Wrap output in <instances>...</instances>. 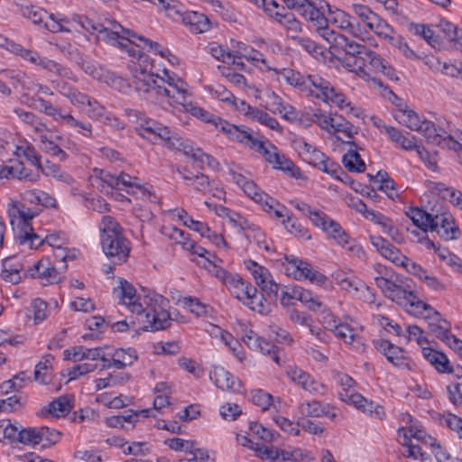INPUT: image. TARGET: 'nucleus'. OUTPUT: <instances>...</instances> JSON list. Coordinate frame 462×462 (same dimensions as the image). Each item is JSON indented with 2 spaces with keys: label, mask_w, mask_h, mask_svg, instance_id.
<instances>
[{
  "label": "nucleus",
  "mask_w": 462,
  "mask_h": 462,
  "mask_svg": "<svg viewBox=\"0 0 462 462\" xmlns=\"http://www.w3.org/2000/svg\"><path fill=\"white\" fill-rule=\"evenodd\" d=\"M113 293L131 312L137 314L143 330H163L171 325L172 319L166 310L169 300L162 295L153 294L148 299L144 309L138 301L135 288L125 279L119 280V285L114 288Z\"/></svg>",
  "instance_id": "1"
},
{
  "label": "nucleus",
  "mask_w": 462,
  "mask_h": 462,
  "mask_svg": "<svg viewBox=\"0 0 462 462\" xmlns=\"http://www.w3.org/2000/svg\"><path fill=\"white\" fill-rule=\"evenodd\" d=\"M273 70L279 79H283L286 83L307 95L315 96L327 103L331 102L340 109L350 106V103L346 101V97L342 92L319 75L305 77L290 68L273 69Z\"/></svg>",
  "instance_id": "2"
},
{
  "label": "nucleus",
  "mask_w": 462,
  "mask_h": 462,
  "mask_svg": "<svg viewBox=\"0 0 462 462\" xmlns=\"http://www.w3.org/2000/svg\"><path fill=\"white\" fill-rule=\"evenodd\" d=\"M99 229L104 254L115 264L125 262L131 251V243L124 236L120 224L114 217L105 215L101 218Z\"/></svg>",
  "instance_id": "3"
},
{
  "label": "nucleus",
  "mask_w": 462,
  "mask_h": 462,
  "mask_svg": "<svg viewBox=\"0 0 462 462\" xmlns=\"http://www.w3.org/2000/svg\"><path fill=\"white\" fill-rule=\"evenodd\" d=\"M69 23L74 29L77 30V26H79L90 33H97L99 41L110 43L113 46H117L121 50H127L128 47V44L122 42V40H131V36H135L134 32L124 28L116 22L111 23L112 27L108 28L86 16L75 14L72 16Z\"/></svg>",
  "instance_id": "4"
},
{
  "label": "nucleus",
  "mask_w": 462,
  "mask_h": 462,
  "mask_svg": "<svg viewBox=\"0 0 462 462\" xmlns=\"http://www.w3.org/2000/svg\"><path fill=\"white\" fill-rule=\"evenodd\" d=\"M10 223L14 230L15 243L28 249H38L40 236L33 232L31 220L34 217L32 210L23 204H14L9 208Z\"/></svg>",
  "instance_id": "5"
},
{
  "label": "nucleus",
  "mask_w": 462,
  "mask_h": 462,
  "mask_svg": "<svg viewBox=\"0 0 462 462\" xmlns=\"http://www.w3.org/2000/svg\"><path fill=\"white\" fill-rule=\"evenodd\" d=\"M377 272L381 276L374 278L375 284L387 298L396 301L398 304H403L405 306L409 304L411 308L419 309L422 307L424 310L430 308L429 304L420 300L413 292L406 291L402 286L389 280L387 276L390 272L387 268L379 265Z\"/></svg>",
  "instance_id": "6"
},
{
  "label": "nucleus",
  "mask_w": 462,
  "mask_h": 462,
  "mask_svg": "<svg viewBox=\"0 0 462 462\" xmlns=\"http://www.w3.org/2000/svg\"><path fill=\"white\" fill-rule=\"evenodd\" d=\"M35 107L51 116L57 123L70 129H77L85 137L92 136V125L76 119L70 113L61 107L53 106L51 102L38 98L35 100Z\"/></svg>",
  "instance_id": "7"
},
{
  "label": "nucleus",
  "mask_w": 462,
  "mask_h": 462,
  "mask_svg": "<svg viewBox=\"0 0 462 462\" xmlns=\"http://www.w3.org/2000/svg\"><path fill=\"white\" fill-rule=\"evenodd\" d=\"M160 82L164 83V79L148 72L140 66L135 69L133 84L139 93L145 94V98L152 103H155V98H160V96H169L171 94V97H174V88L164 89L160 87ZM176 94L178 93L176 92Z\"/></svg>",
  "instance_id": "8"
},
{
  "label": "nucleus",
  "mask_w": 462,
  "mask_h": 462,
  "mask_svg": "<svg viewBox=\"0 0 462 462\" xmlns=\"http://www.w3.org/2000/svg\"><path fill=\"white\" fill-rule=\"evenodd\" d=\"M254 150L259 152L274 169L282 171L294 178L300 176V168L295 166L284 154L281 153L278 148L270 141L258 140Z\"/></svg>",
  "instance_id": "9"
},
{
  "label": "nucleus",
  "mask_w": 462,
  "mask_h": 462,
  "mask_svg": "<svg viewBox=\"0 0 462 462\" xmlns=\"http://www.w3.org/2000/svg\"><path fill=\"white\" fill-rule=\"evenodd\" d=\"M284 260L287 265L284 267L285 273L296 280H309L311 283L324 285L328 278L314 269L311 264L294 255H285Z\"/></svg>",
  "instance_id": "10"
},
{
  "label": "nucleus",
  "mask_w": 462,
  "mask_h": 462,
  "mask_svg": "<svg viewBox=\"0 0 462 462\" xmlns=\"http://www.w3.org/2000/svg\"><path fill=\"white\" fill-rule=\"evenodd\" d=\"M346 52V57L344 60V65L351 71H363L365 67V57L369 51L365 45L356 43L345 35L338 38L337 47Z\"/></svg>",
  "instance_id": "11"
},
{
  "label": "nucleus",
  "mask_w": 462,
  "mask_h": 462,
  "mask_svg": "<svg viewBox=\"0 0 462 462\" xmlns=\"http://www.w3.org/2000/svg\"><path fill=\"white\" fill-rule=\"evenodd\" d=\"M374 346L394 366L400 369H413L414 363L407 356V353L403 348L385 339L374 340Z\"/></svg>",
  "instance_id": "12"
},
{
  "label": "nucleus",
  "mask_w": 462,
  "mask_h": 462,
  "mask_svg": "<svg viewBox=\"0 0 462 462\" xmlns=\"http://www.w3.org/2000/svg\"><path fill=\"white\" fill-rule=\"evenodd\" d=\"M228 172L232 176L233 181L243 189L246 196L261 205L267 206L269 208H273V203L275 202V199L262 191L254 181L248 180L245 176L233 169H230Z\"/></svg>",
  "instance_id": "13"
},
{
  "label": "nucleus",
  "mask_w": 462,
  "mask_h": 462,
  "mask_svg": "<svg viewBox=\"0 0 462 462\" xmlns=\"http://www.w3.org/2000/svg\"><path fill=\"white\" fill-rule=\"evenodd\" d=\"M165 74L167 79H164V83L160 82V87L167 90L174 88L178 94L174 93V97H171V94L169 96H160V98H155V103L162 106L164 104L185 106L188 97L187 84L175 76H170L167 72Z\"/></svg>",
  "instance_id": "14"
},
{
  "label": "nucleus",
  "mask_w": 462,
  "mask_h": 462,
  "mask_svg": "<svg viewBox=\"0 0 462 462\" xmlns=\"http://www.w3.org/2000/svg\"><path fill=\"white\" fill-rule=\"evenodd\" d=\"M273 435H236L238 444L247 447L259 454L262 458L275 460L277 451L263 443V440L271 441Z\"/></svg>",
  "instance_id": "15"
},
{
  "label": "nucleus",
  "mask_w": 462,
  "mask_h": 462,
  "mask_svg": "<svg viewBox=\"0 0 462 462\" xmlns=\"http://www.w3.org/2000/svg\"><path fill=\"white\" fill-rule=\"evenodd\" d=\"M32 278H37L43 285L58 283L61 280L60 273L49 258H42L27 270Z\"/></svg>",
  "instance_id": "16"
},
{
  "label": "nucleus",
  "mask_w": 462,
  "mask_h": 462,
  "mask_svg": "<svg viewBox=\"0 0 462 462\" xmlns=\"http://www.w3.org/2000/svg\"><path fill=\"white\" fill-rule=\"evenodd\" d=\"M430 231H436L445 240L456 239L459 234L454 217L448 211L434 214Z\"/></svg>",
  "instance_id": "17"
},
{
  "label": "nucleus",
  "mask_w": 462,
  "mask_h": 462,
  "mask_svg": "<svg viewBox=\"0 0 462 462\" xmlns=\"http://www.w3.org/2000/svg\"><path fill=\"white\" fill-rule=\"evenodd\" d=\"M419 133L423 134L430 143L443 147H454L457 145L450 134L441 127H437L429 120H422V126H420Z\"/></svg>",
  "instance_id": "18"
},
{
  "label": "nucleus",
  "mask_w": 462,
  "mask_h": 462,
  "mask_svg": "<svg viewBox=\"0 0 462 462\" xmlns=\"http://www.w3.org/2000/svg\"><path fill=\"white\" fill-rule=\"evenodd\" d=\"M60 437V435H3L0 442L7 439L13 447H16L18 443L32 447L42 444V448H46L58 443Z\"/></svg>",
  "instance_id": "19"
},
{
  "label": "nucleus",
  "mask_w": 462,
  "mask_h": 462,
  "mask_svg": "<svg viewBox=\"0 0 462 462\" xmlns=\"http://www.w3.org/2000/svg\"><path fill=\"white\" fill-rule=\"evenodd\" d=\"M244 342L249 348L259 351L263 355L269 356L277 365H281L279 351L280 349L271 342L258 336L254 331L248 330L243 337Z\"/></svg>",
  "instance_id": "20"
},
{
  "label": "nucleus",
  "mask_w": 462,
  "mask_h": 462,
  "mask_svg": "<svg viewBox=\"0 0 462 462\" xmlns=\"http://www.w3.org/2000/svg\"><path fill=\"white\" fill-rule=\"evenodd\" d=\"M220 273L221 274L217 273V275L221 277L231 293L238 300H242L245 297L255 296L256 288L251 283L245 282L240 276L228 273L225 270H221Z\"/></svg>",
  "instance_id": "21"
},
{
  "label": "nucleus",
  "mask_w": 462,
  "mask_h": 462,
  "mask_svg": "<svg viewBox=\"0 0 462 462\" xmlns=\"http://www.w3.org/2000/svg\"><path fill=\"white\" fill-rule=\"evenodd\" d=\"M381 131L387 134L390 139L396 144L400 145L403 150H416L420 159H425V156H429V152L426 149L416 144L415 136L409 138L400 130L386 125L382 126Z\"/></svg>",
  "instance_id": "22"
},
{
  "label": "nucleus",
  "mask_w": 462,
  "mask_h": 462,
  "mask_svg": "<svg viewBox=\"0 0 462 462\" xmlns=\"http://www.w3.org/2000/svg\"><path fill=\"white\" fill-rule=\"evenodd\" d=\"M139 125L140 126L136 128V131L140 136L149 139L151 138V135H153L154 138L158 137L162 139L164 143L169 140L172 134V131L168 126H164L162 124L145 116L141 117Z\"/></svg>",
  "instance_id": "23"
},
{
  "label": "nucleus",
  "mask_w": 462,
  "mask_h": 462,
  "mask_svg": "<svg viewBox=\"0 0 462 462\" xmlns=\"http://www.w3.org/2000/svg\"><path fill=\"white\" fill-rule=\"evenodd\" d=\"M413 309L419 314H421L422 310L429 311V314L426 316V318L431 319L433 320V322L429 323L428 328L430 333L443 342H446L450 335L449 326L445 319H441L440 314L430 306L427 310H424L422 307H420L419 309Z\"/></svg>",
  "instance_id": "24"
},
{
  "label": "nucleus",
  "mask_w": 462,
  "mask_h": 462,
  "mask_svg": "<svg viewBox=\"0 0 462 462\" xmlns=\"http://www.w3.org/2000/svg\"><path fill=\"white\" fill-rule=\"evenodd\" d=\"M222 126L219 129L223 132L230 140L237 141L238 143L245 145L250 149H254L259 139L254 137L252 134L246 129L230 124L226 121L221 123Z\"/></svg>",
  "instance_id": "25"
},
{
  "label": "nucleus",
  "mask_w": 462,
  "mask_h": 462,
  "mask_svg": "<svg viewBox=\"0 0 462 462\" xmlns=\"http://www.w3.org/2000/svg\"><path fill=\"white\" fill-rule=\"evenodd\" d=\"M370 241L383 257L397 265L403 264L406 256L387 240L381 236H372Z\"/></svg>",
  "instance_id": "26"
},
{
  "label": "nucleus",
  "mask_w": 462,
  "mask_h": 462,
  "mask_svg": "<svg viewBox=\"0 0 462 462\" xmlns=\"http://www.w3.org/2000/svg\"><path fill=\"white\" fill-rule=\"evenodd\" d=\"M130 413L127 415H115L106 418V424L112 428L123 429L126 431L132 430L134 424L138 421L139 417L148 418L151 410H140L133 411H128Z\"/></svg>",
  "instance_id": "27"
},
{
  "label": "nucleus",
  "mask_w": 462,
  "mask_h": 462,
  "mask_svg": "<svg viewBox=\"0 0 462 462\" xmlns=\"http://www.w3.org/2000/svg\"><path fill=\"white\" fill-rule=\"evenodd\" d=\"M316 226L321 228L328 237L334 239L338 245L345 246L349 244L348 235L337 222L328 215L324 214L322 220Z\"/></svg>",
  "instance_id": "28"
},
{
  "label": "nucleus",
  "mask_w": 462,
  "mask_h": 462,
  "mask_svg": "<svg viewBox=\"0 0 462 462\" xmlns=\"http://www.w3.org/2000/svg\"><path fill=\"white\" fill-rule=\"evenodd\" d=\"M177 171L185 181V184L193 188L194 190L202 194H206L210 190L211 181L208 176L201 172L193 174L186 168H178Z\"/></svg>",
  "instance_id": "29"
},
{
  "label": "nucleus",
  "mask_w": 462,
  "mask_h": 462,
  "mask_svg": "<svg viewBox=\"0 0 462 462\" xmlns=\"http://www.w3.org/2000/svg\"><path fill=\"white\" fill-rule=\"evenodd\" d=\"M164 145L169 149L182 151L185 155L191 157L195 162H203V151L185 143L175 132H172L171 136H170Z\"/></svg>",
  "instance_id": "30"
},
{
  "label": "nucleus",
  "mask_w": 462,
  "mask_h": 462,
  "mask_svg": "<svg viewBox=\"0 0 462 462\" xmlns=\"http://www.w3.org/2000/svg\"><path fill=\"white\" fill-rule=\"evenodd\" d=\"M180 19L194 33H202L210 29L209 19L203 14L195 11H184Z\"/></svg>",
  "instance_id": "31"
},
{
  "label": "nucleus",
  "mask_w": 462,
  "mask_h": 462,
  "mask_svg": "<svg viewBox=\"0 0 462 462\" xmlns=\"http://www.w3.org/2000/svg\"><path fill=\"white\" fill-rule=\"evenodd\" d=\"M209 378L222 391L235 390L236 383L240 384L236 376L221 366H215L209 374Z\"/></svg>",
  "instance_id": "32"
},
{
  "label": "nucleus",
  "mask_w": 462,
  "mask_h": 462,
  "mask_svg": "<svg viewBox=\"0 0 462 462\" xmlns=\"http://www.w3.org/2000/svg\"><path fill=\"white\" fill-rule=\"evenodd\" d=\"M292 293L295 300H300L311 311H325L326 306L317 295L300 286L292 287Z\"/></svg>",
  "instance_id": "33"
},
{
  "label": "nucleus",
  "mask_w": 462,
  "mask_h": 462,
  "mask_svg": "<svg viewBox=\"0 0 462 462\" xmlns=\"http://www.w3.org/2000/svg\"><path fill=\"white\" fill-rule=\"evenodd\" d=\"M300 14L310 22L315 28H320L328 20L325 16L324 5L322 2H319L318 5L316 2L309 1Z\"/></svg>",
  "instance_id": "34"
},
{
  "label": "nucleus",
  "mask_w": 462,
  "mask_h": 462,
  "mask_svg": "<svg viewBox=\"0 0 462 462\" xmlns=\"http://www.w3.org/2000/svg\"><path fill=\"white\" fill-rule=\"evenodd\" d=\"M131 40H122V42H125L130 46V44H134L136 46H141V43H138L137 41L143 43V48H147L148 51H152L154 53L159 54L162 58H167L168 56H171V52L167 49H162L161 45L156 42H152L149 39H146L143 36H139L135 33V36H131ZM125 51H127L130 56L135 55V50L133 48L127 47V50H124Z\"/></svg>",
  "instance_id": "35"
},
{
  "label": "nucleus",
  "mask_w": 462,
  "mask_h": 462,
  "mask_svg": "<svg viewBox=\"0 0 462 462\" xmlns=\"http://www.w3.org/2000/svg\"><path fill=\"white\" fill-rule=\"evenodd\" d=\"M400 437L398 442L403 447L402 454L404 457L413 459H426L425 454L421 451L420 445L412 442V439H415L418 442L420 441V435H400Z\"/></svg>",
  "instance_id": "36"
},
{
  "label": "nucleus",
  "mask_w": 462,
  "mask_h": 462,
  "mask_svg": "<svg viewBox=\"0 0 462 462\" xmlns=\"http://www.w3.org/2000/svg\"><path fill=\"white\" fill-rule=\"evenodd\" d=\"M45 430L46 433H60V430H52L50 431L49 427H41L40 429L37 427H29L23 428L17 421L11 422L10 420H0V432L3 433H26V434H34V433H43Z\"/></svg>",
  "instance_id": "37"
},
{
  "label": "nucleus",
  "mask_w": 462,
  "mask_h": 462,
  "mask_svg": "<svg viewBox=\"0 0 462 462\" xmlns=\"http://www.w3.org/2000/svg\"><path fill=\"white\" fill-rule=\"evenodd\" d=\"M352 402L356 408L362 411L363 412H366L370 414L372 417L375 419L382 420L384 416V410L383 406L374 403L372 401H368L361 394L359 395H351Z\"/></svg>",
  "instance_id": "38"
},
{
  "label": "nucleus",
  "mask_w": 462,
  "mask_h": 462,
  "mask_svg": "<svg viewBox=\"0 0 462 462\" xmlns=\"http://www.w3.org/2000/svg\"><path fill=\"white\" fill-rule=\"evenodd\" d=\"M346 143L354 146L355 149L349 150L342 158V163L345 168L352 172H364L365 171V163L357 152L356 144L352 141H346Z\"/></svg>",
  "instance_id": "39"
},
{
  "label": "nucleus",
  "mask_w": 462,
  "mask_h": 462,
  "mask_svg": "<svg viewBox=\"0 0 462 462\" xmlns=\"http://www.w3.org/2000/svg\"><path fill=\"white\" fill-rule=\"evenodd\" d=\"M406 215L412 223L419 227L424 234L431 227L434 214L428 213L419 208H409Z\"/></svg>",
  "instance_id": "40"
},
{
  "label": "nucleus",
  "mask_w": 462,
  "mask_h": 462,
  "mask_svg": "<svg viewBox=\"0 0 462 462\" xmlns=\"http://www.w3.org/2000/svg\"><path fill=\"white\" fill-rule=\"evenodd\" d=\"M138 359L137 352L134 348H117L112 354L113 367L124 369L131 365Z\"/></svg>",
  "instance_id": "41"
},
{
  "label": "nucleus",
  "mask_w": 462,
  "mask_h": 462,
  "mask_svg": "<svg viewBox=\"0 0 462 462\" xmlns=\"http://www.w3.org/2000/svg\"><path fill=\"white\" fill-rule=\"evenodd\" d=\"M23 199L31 204L42 205L46 208H56L57 201L49 193L39 189H28L22 194Z\"/></svg>",
  "instance_id": "42"
},
{
  "label": "nucleus",
  "mask_w": 462,
  "mask_h": 462,
  "mask_svg": "<svg viewBox=\"0 0 462 462\" xmlns=\"http://www.w3.org/2000/svg\"><path fill=\"white\" fill-rule=\"evenodd\" d=\"M337 382L342 387V391L339 392V399L346 403L352 402L351 395H359L360 393L355 391L356 382L349 375L345 374H337L336 376Z\"/></svg>",
  "instance_id": "43"
},
{
  "label": "nucleus",
  "mask_w": 462,
  "mask_h": 462,
  "mask_svg": "<svg viewBox=\"0 0 462 462\" xmlns=\"http://www.w3.org/2000/svg\"><path fill=\"white\" fill-rule=\"evenodd\" d=\"M274 450L277 451V457H275V460L281 458L282 461L300 462L303 460L314 459V456L311 454V452L299 448H295L291 450L278 448H274Z\"/></svg>",
  "instance_id": "44"
},
{
  "label": "nucleus",
  "mask_w": 462,
  "mask_h": 462,
  "mask_svg": "<svg viewBox=\"0 0 462 462\" xmlns=\"http://www.w3.org/2000/svg\"><path fill=\"white\" fill-rule=\"evenodd\" d=\"M153 5L163 10L173 20L181 18L184 12L183 5L177 0H150Z\"/></svg>",
  "instance_id": "45"
},
{
  "label": "nucleus",
  "mask_w": 462,
  "mask_h": 462,
  "mask_svg": "<svg viewBox=\"0 0 462 462\" xmlns=\"http://www.w3.org/2000/svg\"><path fill=\"white\" fill-rule=\"evenodd\" d=\"M409 31L415 35L422 37L433 48L439 47L440 42L434 32L425 24L411 23L408 26Z\"/></svg>",
  "instance_id": "46"
},
{
  "label": "nucleus",
  "mask_w": 462,
  "mask_h": 462,
  "mask_svg": "<svg viewBox=\"0 0 462 462\" xmlns=\"http://www.w3.org/2000/svg\"><path fill=\"white\" fill-rule=\"evenodd\" d=\"M72 408L70 400L67 396H60L52 401L44 408L43 412H47L55 417H62L68 414Z\"/></svg>",
  "instance_id": "47"
},
{
  "label": "nucleus",
  "mask_w": 462,
  "mask_h": 462,
  "mask_svg": "<svg viewBox=\"0 0 462 462\" xmlns=\"http://www.w3.org/2000/svg\"><path fill=\"white\" fill-rule=\"evenodd\" d=\"M278 23L286 29L288 36L292 40L297 39L299 33L302 31L300 22L292 13H284L278 20Z\"/></svg>",
  "instance_id": "48"
},
{
  "label": "nucleus",
  "mask_w": 462,
  "mask_h": 462,
  "mask_svg": "<svg viewBox=\"0 0 462 462\" xmlns=\"http://www.w3.org/2000/svg\"><path fill=\"white\" fill-rule=\"evenodd\" d=\"M388 42L393 47L398 49L401 53L409 60H419L422 59L421 55L413 51L409 46L405 39L400 34L395 33L392 38H390Z\"/></svg>",
  "instance_id": "49"
},
{
  "label": "nucleus",
  "mask_w": 462,
  "mask_h": 462,
  "mask_svg": "<svg viewBox=\"0 0 462 462\" xmlns=\"http://www.w3.org/2000/svg\"><path fill=\"white\" fill-rule=\"evenodd\" d=\"M0 47L9 51L12 53L21 56L24 60H34V53L32 50L25 49L19 43H16L8 38L0 34Z\"/></svg>",
  "instance_id": "50"
},
{
  "label": "nucleus",
  "mask_w": 462,
  "mask_h": 462,
  "mask_svg": "<svg viewBox=\"0 0 462 462\" xmlns=\"http://www.w3.org/2000/svg\"><path fill=\"white\" fill-rule=\"evenodd\" d=\"M352 10L360 22L371 31L379 15L374 13L368 6L363 5H353Z\"/></svg>",
  "instance_id": "51"
},
{
  "label": "nucleus",
  "mask_w": 462,
  "mask_h": 462,
  "mask_svg": "<svg viewBox=\"0 0 462 462\" xmlns=\"http://www.w3.org/2000/svg\"><path fill=\"white\" fill-rule=\"evenodd\" d=\"M40 171L46 176H51L67 184H71L73 182V178L69 174L62 171L59 165L51 163L49 161L46 162L45 166L42 165Z\"/></svg>",
  "instance_id": "52"
},
{
  "label": "nucleus",
  "mask_w": 462,
  "mask_h": 462,
  "mask_svg": "<svg viewBox=\"0 0 462 462\" xmlns=\"http://www.w3.org/2000/svg\"><path fill=\"white\" fill-rule=\"evenodd\" d=\"M396 119L412 131L419 132L422 126V121L413 110H403L396 116Z\"/></svg>",
  "instance_id": "53"
},
{
  "label": "nucleus",
  "mask_w": 462,
  "mask_h": 462,
  "mask_svg": "<svg viewBox=\"0 0 462 462\" xmlns=\"http://www.w3.org/2000/svg\"><path fill=\"white\" fill-rule=\"evenodd\" d=\"M248 270L251 272L256 284L261 286L266 283L272 275L269 270L262 265H259L256 262L249 260L246 263Z\"/></svg>",
  "instance_id": "54"
},
{
  "label": "nucleus",
  "mask_w": 462,
  "mask_h": 462,
  "mask_svg": "<svg viewBox=\"0 0 462 462\" xmlns=\"http://www.w3.org/2000/svg\"><path fill=\"white\" fill-rule=\"evenodd\" d=\"M333 322L334 325H332L329 329L334 333L336 337L343 339L346 343L348 344H352L356 339V334L354 333L353 328L348 324H336V320Z\"/></svg>",
  "instance_id": "55"
},
{
  "label": "nucleus",
  "mask_w": 462,
  "mask_h": 462,
  "mask_svg": "<svg viewBox=\"0 0 462 462\" xmlns=\"http://www.w3.org/2000/svg\"><path fill=\"white\" fill-rule=\"evenodd\" d=\"M249 118L251 120L259 122L262 125H266L272 130H279L280 125L278 121L272 117L270 115H268L266 112L257 108L254 107V109L250 113Z\"/></svg>",
  "instance_id": "56"
},
{
  "label": "nucleus",
  "mask_w": 462,
  "mask_h": 462,
  "mask_svg": "<svg viewBox=\"0 0 462 462\" xmlns=\"http://www.w3.org/2000/svg\"><path fill=\"white\" fill-rule=\"evenodd\" d=\"M402 426L398 429V433H420L423 427L411 414L405 412L401 414Z\"/></svg>",
  "instance_id": "57"
},
{
  "label": "nucleus",
  "mask_w": 462,
  "mask_h": 462,
  "mask_svg": "<svg viewBox=\"0 0 462 462\" xmlns=\"http://www.w3.org/2000/svg\"><path fill=\"white\" fill-rule=\"evenodd\" d=\"M337 19L340 20V27L348 31L351 34L358 36L361 33L360 23L355 16H351L345 12L337 14Z\"/></svg>",
  "instance_id": "58"
},
{
  "label": "nucleus",
  "mask_w": 462,
  "mask_h": 462,
  "mask_svg": "<svg viewBox=\"0 0 462 462\" xmlns=\"http://www.w3.org/2000/svg\"><path fill=\"white\" fill-rule=\"evenodd\" d=\"M282 224L285 228L295 236L302 237L307 240L311 238L309 230L303 227L296 218L287 216V218L282 220Z\"/></svg>",
  "instance_id": "59"
},
{
  "label": "nucleus",
  "mask_w": 462,
  "mask_h": 462,
  "mask_svg": "<svg viewBox=\"0 0 462 462\" xmlns=\"http://www.w3.org/2000/svg\"><path fill=\"white\" fill-rule=\"evenodd\" d=\"M52 355H46L43 356L42 360L40 361L36 365V368L34 371V377L37 381H40L42 383L46 384L48 383V376L46 371L51 369V362L53 360Z\"/></svg>",
  "instance_id": "60"
},
{
  "label": "nucleus",
  "mask_w": 462,
  "mask_h": 462,
  "mask_svg": "<svg viewBox=\"0 0 462 462\" xmlns=\"http://www.w3.org/2000/svg\"><path fill=\"white\" fill-rule=\"evenodd\" d=\"M191 114L194 116L201 119L202 121L211 124L217 130H219L221 128V126H222L221 123L225 122V120L222 119L221 117H219L216 115H213V114L204 110L203 108L198 107V106L191 107Z\"/></svg>",
  "instance_id": "61"
},
{
  "label": "nucleus",
  "mask_w": 462,
  "mask_h": 462,
  "mask_svg": "<svg viewBox=\"0 0 462 462\" xmlns=\"http://www.w3.org/2000/svg\"><path fill=\"white\" fill-rule=\"evenodd\" d=\"M333 132H341L346 137L352 138L357 133L356 128L342 116H335L332 125Z\"/></svg>",
  "instance_id": "62"
},
{
  "label": "nucleus",
  "mask_w": 462,
  "mask_h": 462,
  "mask_svg": "<svg viewBox=\"0 0 462 462\" xmlns=\"http://www.w3.org/2000/svg\"><path fill=\"white\" fill-rule=\"evenodd\" d=\"M178 217L183 221L186 226L199 232L201 236L209 232V226L206 223L194 220L184 209H181Z\"/></svg>",
  "instance_id": "63"
},
{
  "label": "nucleus",
  "mask_w": 462,
  "mask_h": 462,
  "mask_svg": "<svg viewBox=\"0 0 462 462\" xmlns=\"http://www.w3.org/2000/svg\"><path fill=\"white\" fill-rule=\"evenodd\" d=\"M371 32L387 42L395 34L393 28L380 16H378L377 21L372 26Z\"/></svg>",
  "instance_id": "64"
}]
</instances>
